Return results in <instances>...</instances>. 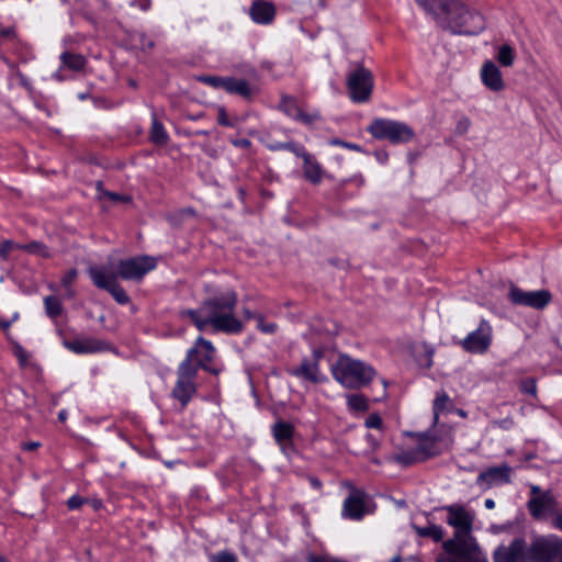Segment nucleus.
Masks as SVG:
<instances>
[{"mask_svg":"<svg viewBox=\"0 0 562 562\" xmlns=\"http://www.w3.org/2000/svg\"><path fill=\"white\" fill-rule=\"evenodd\" d=\"M445 509L448 513L447 522L454 528V533L451 539L442 541L443 552L463 562H485L486 559L472 536L473 515L461 505H450Z\"/></svg>","mask_w":562,"mask_h":562,"instance_id":"f257e3e1","label":"nucleus"},{"mask_svg":"<svg viewBox=\"0 0 562 562\" xmlns=\"http://www.w3.org/2000/svg\"><path fill=\"white\" fill-rule=\"evenodd\" d=\"M562 540L557 536H536L530 546L524 538H515L508 546H499L494 552L495 562H552L562 561Z\"/></svg>","mask_w":562,"mask_h":562,"instance_id":"f03ea898","label":"nucleus"},{"mask_svg":"<svg viewBox=\"0 0 562 562\" xmlns=\"http://www.w3.org/2000/svg\"><path fill=\"white\" fill-rule=\"evenodd\" d=\"M331 373L336 381L348 389L367 385L374 376V370L371 367L348 356L338 358L337 362L331 366Z\"/></svg>","mask_w":562,"mask_h":562,"instance_id":"7ed1b4c3","label":"nucleus"},{"mask_svg":"<svg viewBox=\"0 0 562 562\" xmlns=\"http://www.w3.org/2000/svg\"><path fill=\"white\" fill-rule=\"evenodd\" d=\"M460 8L443 12L437 22L453 33L474 35L484 30L483 16L459 0Z\"/></svg>","mask_w":562,"mask_h":562,"instance_id":"20e7f679","label":"nucleus"},{"mask_svg":"<svg viewBox=\"0 0 562 562\" xmlns=\"http://www.w3.org/2000/svg\"><path fill=\"white\" fill-rule=\"evenodd\" d=\"M212 300L216 301L214 311V318L212 319V327L216 331L227 334H237L243 330V323L233 315V311L237 303V295L235 292H226L220 296H213Z\"/></svg>","mask_w":562,"mask_h":562,"instance_id":"39448f33","label":"nucleus"},{"mask_svg":"<svg viewBox=\"0 0 562 562\" xmlns=\"http://www.w3.org/2000/svg\"><path fill=\"white\" fill-rule=\"evenodd\" d=\"M198 349H189L186 359L178 368L177 383L172 390V396L177 398L182 406H186L195 393V369L193 367L194 357Z\"/></svg>","mask_w":562,"mask_h":562,"instance_id":"423d86ee","label":"nucleus"},{"mask_svg":"<svg viewBox=\"0 0 562 562\" xmlns=\"http://www.w3.org/2000/svg\"><path fill=\"white\" fill-rule=\"evenodd\" d=\"M375 139H387L392 144L407 143L415 136L414 131L405 123L386 119H375L368 127Z\"/></svg>","mask_w":562,"mask_h":562,"instance_id":"0eeeda50","label":"nucleus"},{"mask_svg":"<svg viewBox=\"0 0 562 562\" xmlns=\"http://www.w3.org/2000/svg\"><path fill=\"white\" fill-rule=\"evenodd\" d=\"M88 274L97 288L108 291L119 304L125 305L130 302V296L117 283V274L110 267L91 266Z\"/></svg>","mask_w":562,"mask_h":562,"instance_id":"6e6552de","label":"nucleus"},{"mask_svg":"<svg viewBox=\"0 0 562 562\" xmlns=\"http://www.w3.org/2000/svg\"><path fill=\"white\" fill-rule=\"evenodd\" d=\"M374 87V78L371 70L362 65H357L347 78L349 98L357 103L370 100Z\"/></svg>","mask_w":562,"mask_h":562,"instance_id":"1a4fd4ad","label":"nucleus"},{"mask_svg":"<svg viewBox=\"0 0 562 562\" xmlns=\"http://www.w3.org/2000/svg\"><path fill=\"white\" fill-rule=\"evenodd\" d=\"M508 299L514 305H521L535 310H543L551 301L552 294L549 290L524 291L510 284Z\"/></svg>","mask_w":562,"mask_h":562,"instance_id":"9d476101","label":"nucleus"},{"mask_svg":"<svg viewBox=\"0 0 562 562\" xmlns=\"http://www.w3.org/2000/svg\"><path fill=\"white\" fill-rule=\"evenodd\" d=\"M156 266L155 259L148 256H140L120 260L115 274L124 280L139 281Z\"/></svg>","mask_w":562,"mask_h":562,"instance_id":"9b49d317","label":"nucleus"},{"mask_svg":"<svg viewBox=\"0 0 562 562\" xmlns=\"http://www.w3.org/2000/svg\"><path fill=\"white\" fill-rule=\"evenodd\" d=\"M493 330L486 319H482L479 327L471 331L461 342L463 350L470 353H485L492 344Z\"/></svg>","mask_w":562,"mask_h":562,"instance_id":"f8f14e48","label":"nucleus"},{"mask_svg":"<svg viewBox=\"0 0 562 562\" xmlns=\"http://www.w3.org/2000/svg\"><path fill=\"white\" fill-rule=\"evenodd\" d=\"M324 357V350L314 349L313 359L304 358L299 367L289 370L292 376L317 384L323 381L319 376V360Z\"/></svg>","mask_w":562,"mask_h":562,"instance_id":"ddd939ff","label":"nucleus"},{"mask_svg":"<svg viewBox=\"0 0 562 562\" xmlns=\"http://www.w3.org/2000/svg\"><path fill=\"white\" fill-rule=\"evenodd\" d=\"M191 349H198L193 361L195 374H198V370L200 368L214 375H217L220 373L218 369L212 368L207 364L213 360L215 355V348L213 347L211 341L200 336Z\"/></svg>","mask_w":562,"mask_h":562,"instance_id":"4468645a","label":"nucleus"},{"mask_svg":"<svg viewBox=\"0 0 562 562\" xmlns=\"http://www.w3.org/2000/svg\"><path fill=\"white\" fill-rule=\"evenodd\" d=\"M280 110L288 116L302 122L305 125H312L321 119L319 113H305L297 103L294 97L282 94L280 102Z\"/></svg>","mask_w":562,"mask_h":562,"instance_id":"2eb2a0df","label":"nucleus"},{"mask_svg":"<svg viewBox=\"0 0 562 562\" xmlns=\"http://www.w3.org/2000/svg\"><path fill=\"white\" fill-rule=\"evenodd\" d=\"M216 301L212 297L206 299L202 305L196 310H187L183 315H188L199 330H204L207 325H212L214 318V310L216 307Z\"/></svg>","mask_w":562,"mask_h":562,"instance_id":"dca6fc26","label":"nucleus"},{"mask_svg":"<svg viewBox=\"0 0 562 562\" xmlns=\"http://www.w3.org/2000/svg\"><path fill=\"white\" fill-rule=\"evenodd\" d=\"M512 468L507 464L492 467L481 472L477 476V484L485 483L487 487L494 484H505L510 482Z\"/></svg>","mask_w":562,"mask_h":562,"instance_id":"f3484780","label":"nucleus"},{"mask_svg":"<svg viewBox=\"0 0 562 562\" xmlns=\"http://www.w3.org/2000/svg\"><path fill=\"white\" fill-rule=\"evenodd\" d=\"M64 346L75 353H93L108 349V344L95 338L65 340Z\"/></svg>","mask_w":562,"mask_h":562,"instance_id":"a211bd4d","label":"nucleus"},{"mask_svg":"<svg viewBox=\"0 0 562 562\" xmlns=\"http://www.w3.org/2000/svg\"><path fill=\"white\" fill-rule=\"evenodd\" d=\"M276 7L272 2L265 0L252 1L249 8V15L257 24H270L276 18Z\"/></svg>","mask_w":562,"mask_h":562,"instance_id":"6ab92c4d","label":"nucleus"},{"mask_svg":"<svg viewBox=\"0 0 562 562\" xmlns=\"http://www.w3.org/2000/svg\"><path fill=\"white\" fill-rule=\"evenodd\" d=\"M481 78L483 83L492 91H502L505 88L502 72L492 60H486L483 64Z\"/></svg>","mask_w":562,"mask_h":562,"instance_id":"aec40b11","label":"nucleus"},{"mask_svg":"<svg viewBox=\"0 0 562 562\" xmlns=\"http://www.w3.org/2000/svg\"><path fill=\"white\" fill-rule=\"evenodd\" d=\"M364 493L353 490L345 499L342 514L350 519H361L364 515Z\"/></svg>","mask_w":562,"mask_h":562,"instance_id":"412c9836","label":"nucleus"},{"mask_svg":"<svg viewBox=\"0 0 562 562\" xmlns=\"http://www.w3.org/2000/svg\"><path fill=\"white\" fill-rule=\"evenodd\" d=\"M416 436L418 438L416 449L423 462L441 453L439 439L436 436H432L429 432H422Z\"/></svg>","mask_w":562,"mask_h":562,"instance_id":"4be33fe9","label":"nucleus"},{"mask_svg":"<svg viewBox=\"0 0 562 562\" xmlns=\"http://www.w3.org/2000/svg\"><path fill=\"white\" fill-rule=\"evenodd\" d=\"M554 505V496L549 490L543 492L542 495L531 497L527 503L528 510L533 518L541 517L546 509H551Z\"/></svg>","mask_w":562,"mask_h":562,"instance_id":"5701e85b","label":"nucleus"},{"mask_svg":"<svg viewBox=\"0 0 562 562\" xmlns=\"http://www.w3.org/2000/svg\"><path fill=\"white\" fill-rule=\"evenodd\" d=\"M436 21L443 12L460 8L459 0H416Z\"/></svg>","mask_w":562,"mask_h":562,"instance_id":"b1692460","label":"nucleus"},{"mask_svg":"<svg viewBox=\"0 0 562 562\" xmlns=\"http://www.w3.org/2000/svg\"><path fill=\"white\" fill-rule=\"evenodd\" d=\"M303 175L312 184H318L323 180L324 171L317 160L311 155H303Z\"/></svg>","mask_w":562,"mask_h":562,"instance_id":"393cba45","label":"nucleus"},{"mask_svg":"<svg viewBox=\"0 0 562 562\" xmlns=\"http://www.w3.org/2000/svg\"><path fill=\"white\" fill-rule=\"evenodd\" d=\"M231 94H238L243 98H250L251 88L245 79H237L235 77H225L224 88Z\"/></svg>","mask_w":562,"mask_h":562,"instance_id":"a878e982","label":"nucleus"},{"mask_svg":"<svg viewBox=\"0 0 562 562\" xmlns=\"http://www.w3.org/2000/svg\"><path fill=\"white\" fill-rule=\"evenodd\" d=\"M60 60L66 68L74 71H81L87 65V59L83 55L70 52H64L60 55Z\"/></svg>","mask_w":562,"mask_h":562,"instance_id":"bb28decb","label":"nucleus"},{"mask_svg":"<svg viewBox=\"0 0 562 562\" xmlns=\"http://www.w3.org/2000/svg\"><path fill=\"white\" fill-rule=\"evenodd\" d=\"M415 532L422 538H430L435 542H441L443 540V530L441 526L429 524L425 527L413 525Z\"/></svg>","mask_w":562,"mask_h":562,"instance_id":"cd10ccee","label":"nucleus"},{"mask_svg":"<svg viewBox=\"0 0 562 562\" xmlns=\"http://www.w3.org/2000/svg\"><path fill=\"white\" fill-rule=\"evenodd\" d=\"M149 139L150 142L158 146H165L169 139L162 123L158 121L156 117L153 119L149 132Z\"/></svg>","mask_w":562,"mask_h":562,"instance_id":"c85d7f7f","label":"nucleus"},{"mask_svg":"<svg viewBox=\"0 0 562 562\" xmlns=\"http://www.w3.org/2000/svg\"><path fill=\"white\" fill-rule=\"evenodd\" d=\"M393 460L403 467H411L423 462L416 447L394 454Z\"/></svg>","mask_w":562,"mask_h":562,"instance_id":"c756f323","label":"nucleus"},{"mask_svg":"<svg viewBox=\"0 0 562 562\" xmlns=\"http://www.w3.org/2000/svg\"><path fill=\"white\" fill-rule=\"evenodd\" d=\"M452 407V402L449 397V395L445 392H438L436 395V398L434 401V424L436 425L439 420V415L443 413L445 411H448Z\"/></svg>","mask_w":562,"mask_h":562,"instance_id":"7c9ffc66","label":"nucleus"},{"mask_svg":"<svg viewBox=\"0 0 562 562\" xmlns=\"http://www.w3.org/2000/svg\"><path fill=\"white\" fill-rule=\"evenodd\" d=\"M294 427L286 422H277L272 426V434L277 442L281 443L286 440H291L293 437Z\"/></svg>","mask_w":562,"mask_h":562,"instance_id":"2f4dec72","label":"nucleus"},{"mask_svg":"<svg viewBox=\"0 0 562 562\" xmlns=\"http://www.w3.org/2000/svg\"><path fill=\"white\" fill-rule=\"evenodd\" d=\"M20 249L25 250L31 255H36L43 258H49L50 252L47 246L41 241H31L27 244H20Z\"/></svg>","mask_w":562,"mask_h":562,"instance_id":"473e14b6","label":"nucleus"},{"mask_svg":"<svg viewBox=\"0 0 562 562\" xmlns=\"http://www.w3.org/2000/svg\"><path fill=\"white\" fill-rule=\"evenodd\" d=\"M45 312L50 318H56L63 313V305L57 296H46L44 299Z\"/></svg>","mask_w":562,"mask_h":562,"instance_id":"72a5a7b5","label":"nucleus"},{"mask_svg":"<svg viewBox=\"0 0 562 562\" xmlns=\"http://www.w3.org/2000/svg\"><path fill=\"white\" fill-rule=\"evenodd\" d=\"M515 60V50L508 44H504L498 48L497 61L504 67L513 66Z\"/></svg>","mask_w":562,"mask_h":562,"instance_id":"f704fd0d","label":"nucleus"},{"mask_svg":"<svg viewBox=\"0 0 562 562\" xmlns=\"http://www.w3.org/2000/svg\"><path fill=\"white\" fill-rule=\"evenodd\" d=\"M348 406L355 412H366L369 409L368 398L362 394H351L348 396Z\"/></svg>","mask_w":562,"mask_h":562,"instance_id":"c9c22d12","label":"nucleus"},{"mask_svg":"<svg viewBox=\"0 0 562 562\" xmlns=\"http://www.w3.org/2000/svg\"><path fill=\"white\" fill-rule=\"evenodd\" d=\"M14 249H20V244L11 240L5 239L0 244V259L7 261L10 258L11 251Z\"/></svg>","mask_w":562,"mask_h":562,"instance_id":"e433bc0d","label":"nucleus"},{"mask_svg":"<svg viewBox=\"0 0 562 562\" xmlns=\"http://www.w3.org/2000/svg\"><path fill=\"white\" fill-rule=\"evenodd\" d=\"M519 391L525 394H529L533 397L537 396V383L533 378H526L519 382Z\"/></svg>","mask_w":562,"mask_h":562,"instance_id":"4c0bfd02","label":"nucleus"},{"mask_svg":"<svg viewBox=\"0 0 562 562\" xmlns=\"http://www.w3.org/2000/svg\"><path fill=\"white\" fill-rule=\"evenodd\" d=\"M199 81L205 83V85H209L215 89H223L224 88V82H225V77H220V76H201L198 78Z\"/></svg>","mask_w":562,"mask_h":562,"instance_id":"58836bf2","label":"nucleus"},{"mask_svg":"<svg viewBox=\"0 0 562 562\" xmlns=\"http://www.w3.org/2000/svg\"><path fill=\"white\" fill-rule=\"evenodd\" d=\"M257 328L265 334H274L278 329L276 323H265L263 316H256Z\"/></svg>","mask_w":562,"mask_h":562,"instance_id":"ea45409f","label":"nucleus"},{"mask_svg":"<svg viewBox=\"0 0 562 562\" xmlns=\"http://www.w3.org/2000/svg\"><path fill=\"white\" fill-rule=\"evenodd\" d=\"M277 148L288 149V150L294 153L297 157H302V158H303V155L307 154L302 147H299L293 142L280 144L277 146Z\"/></svg>","mask_w":562,"mask_h":562,"instance_id":"a19ab883","label":"nucleus"},{"mask_svg":"<svg viewBox=\"0 0 562 562\" xmlns=\"http://www.w3.org/2000/svg\"><path fill=\"white\" fill-rule=\"evenodd\" d=\"M102 194H103V196L110 199L113 202L127 203V202H131V200H132V198L130 195L120 194V193L111 192V191H103Z\"/></svg>","mask_w":562,"mask_h":562,"instance_id":"79ce46f5","label":"nucleus"},{"mask_svg":"<svg viewBox=\"0 0 562 562\" xmlns=\"http://www.w3.org/2000/svg\"><path fill=\"white\" fill-rule=\"evenodd\" d=\"M88 499L79 495H74L67 501V506L70 510L79 509Z\"/></svg>","mask_w":562,"mask_h":562,"instance_id":"37998d69","label":"nucleus"},{"mask_svg":"<svg viewBox=\"0 0 562 562\" xmlns=\"http://www.w3.org/2000/svg\"><path fill=\"white\" fill-rule=\"evenodd\" d=\"M382 418L380 417L379 414H371L369 415V417L366 419V426L368 428H381L382 427Z\"/></svg>","mask_w":562,"mask_h":562,"instance_id":"c03bdc74","label":"nucleus"},{"mask_svg":"<svg viewBox=\"0 0 562 562\" xmlns=\"http://www.w3.org/2000/svg\"><path fill=\"white\" fill-rule=\"evenodd\" d=\"M212 562H236V557L232 552L223 551L217 555H214L212 558Z\"/></svg>","mask_w":562,"mask_h":562,"instance_id":"a18cd8bd","label":"nucleus"},{"mask_svg":"<svg viewBox=\"0 0 562 562\" xmlns=\"http://www.w3.org/2000/svg\"><path fill=\"white\" fill-rule=\"evenodd\" d=\"M77 278V270L70 269L61 278V284L64 288H69Z\"/></svg>","mask_w":562,"mask_h":562,"instance_id":"49530a36","label":"nucleus"},{"mask_svg":"<svg viewBox=\"0 0 562 562\" xmlns=\"http://www.w3.org/2000/svg\"><path fill=\"white\" fill-rule=\"evenodd\" d=\"M217 122L222 126H233V123L228 120L224 108H218Z\"/></svg>","mask_w":562,"mask_h":562,"instance_id":"de8ad7c7","label":"nucleus"},{"mask_svg":"<svg viewBox=\"0 0 562 562\" xmlns=\"http://www.w3.org/2000/svg\"><path fill=\"white\" fill-rule=\"evenodd\" d=\"M331 144L333 145L344 146L346 148H349V149H352V150H357V151L360 150V146L359 145L352 144V143H347V142H344V140L338 139V138L333 139Z\"/></svg>","mask_w":562,"mask_h":562,"instance_id":"09e8293b","label":"nucleus"},{"mask_svg":"<svg viewBox=\"0 0 562 562\" xmlns=\"http://www.w3.org/2000/svg\"><path fill=\"white\" fill-rule=\"evenodd\" d=\"M19 315L15 313L11 321L0 319V327L4 333H8L12 322L18 319Z\"/></svg>","mask_w":562,"mask_h":562,"instance_id":"8fccbe9b","label":"nucleus"},{"mask_svg":"<svg viewBox=\"0 0 562 562\" xmlns=\"http://www.w3.org/2000/svg\"><path fill=\"white\" fill-rule=\"evenodd\" d=\"M14 37V30L12 27H7L0 30V38H12Z\"/></svg>","mask_w":562,"mask_h":562,"instance_id":"3c124183","label":"nucleus"},{"mask_svg":"<svg viewBox=\"0 0 562 562\" xmlns=\"http://www.w3.org/2000/svg\"><path fill=\"white\" fill-rule=\"evenodd\" d=\"M470 126V121L468 119H463L458 123V131L460 133H465Z\"/></svg>","mask_w":562,"mask_h":562,"instance_id":"603ef678","label":"nucleus"},{"mask_svg":"<svg viewBox=\"0 0 562 562\" xmlns=\"http://www.w3.org/2000/svg\"><path fill=\"white\" fill-rule=\"evenodd\" d=\"M494 424L497 425L501 428L507 429V428H509L513 425V419L505 418V419H502V420H496V422H494Z\"/></svg>","mask_w":562,"mask_h":562,"instance_id":"864d4df0","label":"nucleus"},{"mask_svg":"<svg viewBox=\"0 0 562 562\" xmlns=\"http://www.w3.org/2000/svg\"><path fill=\"white\" fill-rule=\"evenodd\" d=\"M234 145L238 146V147H243V148H248V147H250L251 142L247 138H241V139L234 140Z\"/></svg>","mask_w":562,"mask_h":562,"instance_id":"5fc2aeb1","label":"nucleus"},{"mask_svg":"<svg viewBox=\"0 0 562 562\" xmlns=\"http://www.w3.org/2000/svg\"><path fill=\"white\" fill-rule=\"evenodd\" d=\"M307 562H338L337 560H326L325 558L323 557H317V555H314V554H311L308 558H307Z\"/></svg>","mask_w":562,"mask_h":562,"instance_id":"6e6d98bb","label":"nucleus"},{"mask_svg":"<svg viewBox=\"0 0 562 562\" xmlns=\"http://www.w3.org/2000/svg\"><path fill=\"white\" fill-rule=\"evenodd\" d=\"M40 447V442H36V441H30V442H25L23 443L22 448L24 450H27V451H32V450H35Z\"/></svg>","mask_w":562,"mask_h":562,"instance_id":"4d7b16f0","label":"nucleus"},{"mask_svg":"<svg viewBox=\"0 0 562 562\" xmlns=\"http://www.w3.org/2000/svg\"><path fill=\"white\" fill-rule=\"evenodd\" d=\"M243 314L246 319H252V318L256 319V316L262 315V314L254 313L249 308H244Z\"/></svg>","mask_w":562,"mask_h":562,"instance_id":"13d9d810","label":"nucleus"},{"mask_svg":"<svg viewBox=\"0 0 562 562\" xmlns=\"http://www.w3.org/2000/svg\"><path fill=\"white\" fill-rule=\"evenodd\" d=\"M531 497H537L538 495H542L543 492L541 488L537 485H531L530 487Z\"/></svg>","mask_w":562,"mask_h":562,"instance_id":"bf43d9fd","label":"nucleus"},{"mask_svg":"<svg viewBox=\"0 0 562 562\" xmlns=\"http://www.w3.org/2000/svg\"><path fill=\"white\" fill-rule=\"evenodd\" d=\"M203 116H204V113H202V112L198 113L195 115H193V114H186V117L189 119V120H192V121L202 119Z\"/></svg>","mask_w":562,"mask_h":562,"instance_id":"052dcab7","label":"nucleus"},{"mask_svg":"<svg viewBox=\"0 0 562 562\" xmlns=\"http://www.w3.org/2000/svg\"><path fill=\"white\" fill-rule=\"evenodd\" d=\"M432 353H434L432 350H428L427 351V361H426V367L427 368H430L431 364H432V361H431Z\"/></svg>","mask_w":562,"mask_h":562,"instance_id":"680f3d73","label":"nucleus"},{"mask_svg":"<svg viewBox=\"0 0 562 562\" xmlns=\"http://www.w3.org/2000/svg\"><path fill=\"white\" fill-rule=\"evenodd\" d=\"M310 482H311V484H312L314 487H316V488H319V487L322 486V483H321V482H319V480H318V479H316V477H311V479H310Z\"/></svg>","mask_w":562,"mask_h":562,"instance_id":"e2e57ef3","label":"nucleus"},{"mask_svg":"<svg viewBox=\"0 0 562 562\" xmlns=\"http://www.w3.org/2000/svg\"><path fill=\"white\" fill-rule=\"evenodd\" d=\"M484 505L487 509H493L495 507V502L493 499L488 498L485 501Z\"/></svg>","mask_w":562,"mask_h":562,"instance_id":"0e129e2a","label":"nucleus"},{"mask_svg":"<svg viewBox=\"0 0 562 562\" xmlns=\"http://www.w3.org/2000/svg\"><path fill=\"white\" fill-rule=\"evenodd\" d=\"M555 527L562 529V516L555 518Z\"/></svg>","mask_w":562,"mask_h":562,"instance_id":"69168bd1","label":"nucleus"},{"mask_svg":"<svg viewBox=\"0 0 562 562\" xmlns=\"http://www.w3.org/2000/svg\"><path fill=\"white\" fill-rule=\"evenodd\" d=\"M66 416H67V413L65 411H61L59 414H58V419L64 422L66 419Z\"/></svg>","mask_w":562,"mask_h":562,"instance_id":"338daca9","label":"nucleus"},{"mask_svg":"<svg viewBox=\"0 0 562 562\" xmlns=\"http://www.w3.org/2000/svg\"><path fill=\"white\" fill-rule=\"evenodd\" d=\"M182 214H188V215H194V210L193 209H186L181 212Z\"/></svg>","mask_w":562,"mask_h":562,"instance_id":"774afa93","label":"nucleus"}]
</instances>
